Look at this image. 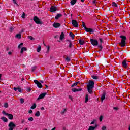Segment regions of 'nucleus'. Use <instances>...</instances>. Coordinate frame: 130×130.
<instances>
[{"mask_svg": "<svg viewBox=\"0 0 130 130\" xmlns=\"http://www.w3.org/2000/svg\"><path fill=\"white\" fill-rule=\"evenodd\" d=\"M24 51H27V48L26 47H22L21 48V50L20 51V53H23Z\"/></svg>", "mask_w": 130, "mask_h": 130, "instance_id": "obj_20", "label": "nucleus"}, {"mask_svg": "<svg viewBox=\"0 0 130 130\" xmlns=\"http://www.w3.org/2000/svg\"><path fill=\"white\" fill-rule=\"evenodd\" d=\"M14 29H15L13 27H10V32H13L14 31Z\"/></svg>", "mask_w": 130, "mask_h": 130, "instance_id": "obj_44", "label": "nucleus"}, {"mask_svg": "<svg viewBox=\"0 0 130 130\" xmlns=\"http://www.w3.org/2000/svg\"><path fill=\"white\" fill-rule=\"evenodd\" d=\"M3 114H5V115H8V113H6V111H3L2 112Z\"/></svg>", "mask_w": 130, "mask_h": 130, "instance_id": "obj_46", "label": "nucleus"}, {"mask_svg": "<svg viewBox=\"0 0 130 130\" xmlns=\"http://www.w3.org/2000/svg\"><path fill=\"white\" fill-rule=\"evenodd\" d=\"M24 122H25V119H22V121H21V123H24Z\"/></svg>", "mask_w": 130, "mask_h": 130, "instance_id": "obj_55", "label": "nucleus"}, {"mask_svg": "<svg viewBox=\"0 0 130 130\" xmlns=\"http://www.w3.org/2000/svg\"><path fill=\"white\" fill-rule=\"evenodd\" d=\"M89 100V95H86L85 96V103H87Z\"/></svg>", "mask_w": 130, "mask_h": 130, "instance_id": "obj_30", "label": "nucleus"}, {"mask_svg": "<svg viewBox=\"0 0 130 130\" xmlns=\"http://www.w3.org/2000/svg\"><path fill=\"white\" fill-rule=\"evenodd\" d=\"M122 65L123 68H127V64L126 63V61L124 60L122 62Z\"/></svg>", "mask_w": 130, "mask_h": 130, "instance_id": "obj_12", "label": "nucleus"}, {"mask_svg": "<svg viewBox=\"0 0 130 130\" xmlns=\"http://www.w3.org/2000/svg\"><path fill=\"white\" fill-rule=\"evenodd\" d=\"M66 60L67 61V62H70V61H71V57H67L65 58Z\"/></svg>", "mask_w": 130, "mask_h": 130, "instance_id": "obj_26", "label": "nucleus"}, {"mask_svg": "<svg viewBox=\"0 0 130 130\" xmlns=\"http://www.w3.org/2000/svg\"><path fill=\"white\" fill-rule=\"evenodd\" d=\"M72 25L75 28H78V27H79V24H78V22L76 20H72Z\"/></svg>", "mask_w": 130, "mask_h": 130, "instance_id": "obj_7", "label": "nucleus"}, {"mask_svg": "<svg viewBox=\"0 0 130 130\" xmlns=\"http://www.w3.org/2000/svg\"><path fill=\"white\" fill-rule=\"evenodd\" d=\"M95 121H96V120H93V121L91 122L90 124H94Z\"/></svg>", "mask_w": 130, "mask_h": 130, "instance_id": "obj_50", "label": "nucleus"}, {"mask_svg": "<svg viewBox=\"0 0 130 130\" xmlns=\"http://www.w3.org/2000/svg\"><path fill=\"white\" fill-rule=\"evenodd\" d=\"M35 115V116H37V117L40 116V112L39 111H37Z\"/></svg>", "mask_w": 130, "mask_h": 130, "instance_id": "obj_25", "label": "nucleus"}, {"mask_svg": "<svg viewBox=\"0 0 130 130\" xmlns=\"http://www.w3.org/2000/svg\"><path fill=\"white\" fill-rule=\"evenodd\" d=\"M28 120L29 121H33V120H34V119H33V117H31L28 118Z\"/></svg>", "mask_w": 130, "mask_h": 130, "instance_id": "obj_40", "label": "nucleus"}, {"mask_svg": "<svg viewBox=\"0 0 130 130\" xmlns=\"http://www.w3.org/2000/svg\"><path fill=\"white\" fill-rule=\"evenodd\" d=\"M102 130H106V127L104 126L102 127Z\"/></svg>", "mask_w": 130, "mask_h": 130, "instance_id": "obj_48", "label": "nucleus"}, {"mask_svg": "<svg viewBox=\"0 0 130 130\" xmlns=\"http://www.w3.org/2000/svg\"><path fill=\"white\" fill-rule=\"evenodd\" d=\"M28 39H30V40H34V38H33V37L29 36H28Z\"/></svg>", "mask_w": 130, "mask_h": 130, "instance_id": "obj_41", "label": "nucleus"}, {"mask_svg": "<svg viewBox=\"0 0 130 130\" xmlns=\"http://www.w3.org/2000/svg\"><path fill=\"white\" fill-rule=\"evenodd\" d=\"M55 127L53 128L51 130H55Z\"/></svg>", "mask_w": 130, "mask_h": 130, "instance_id": "obj_64", "label": "nucleus"}, {"mask_svg": "<svg viewBox=\"0 0 130 130\" xmlns=\"http://www.w3.org/2000/svg\"><path fill=\"white\" fill-rule=\"evenodd\" d=\"M68 41H69V48H72L73 47V44H72V42L70 40H68Z\"/></svg>", "mask_w": 130, "mask_h": 130, "instance_id": "obj_27", "label": "nucleus"}, {"mask_svg": "<svg viewBox=\"0 0 130 130\" xmlns=\"http://www.w3.org/2000/svg\"><path fill=\"white\" fill-rule=\"evenodd\" d=\"M70 3L72 6H74L77 3V0H72Z\"/></svg>", "mask_w": 130, "mask_h": 130, "instance_id": "obj_23", "label": "nucleus"}, {"mask_svg": "<svg viewBox=\"0 0 130 130\" xmlns=\"http://www.w3.org/2000/svg\"><path fill=\"white\" fill-rule=\"evenodd\" d=\"M105 92H103L102 96H101V100H102V102H103V100H104V99H105Z\"/></svg>", "mask_w": 130, "mask_h": 130, "instance_id": "obj_13", "label": "nucleus"}, {"mask_svg": "<svg viewBox=\"0 0 130 130\" xmlns=\"http://www.w3.org/2000/svg\"><path fill=\"white\" fill-rule=\"evenodd\" d=\"M13 90H14V91H18V89L17 87H14Z\"/></svg>", "mask_w": 130, "mask_h": 130, "instance_id": "obj_52", "label": "nucleus"}, {"mask_svg": "<svg viewBox=\"0 0 130 130\" xmlns=\"http://www.w3.org/2000/svg\"><path fill=\"white\" fill-rule=\"evenodd\" d=\"M90 42L91 44H92V45H93L94 46H96L97 45H98V41L96 40L91 39Z\"/></svg>", "mask_w": 130, "mask_h": 130, "instance_id": "obj_5", "label": "nucleus"}, {"mask_svg": "<svg viewBox=\"0 0 130 130\" xmlns=\"http://www.w3.org/2000/svg\"><path fill=\"white\" fill-rule=\"evenodd\" d=\"M57 10V7L55 6H51L50 9V12L51 13H54V12H56Z\"/></svg>", "mask_w": 130, "mask_h": 130, "instance_id": "obj_9", "label": "nucleus"}, {"mask_svg": "<svg viewBox=\"0 0 130 130\" xmlns=\"http://www.w3.org/2000/svg\"><path fill=\"white\" fill-rule=\"evenodd\" d=\"M85 31L86 32H88V33H93L94 32V29H92V28H86V29H85Z\"/></svg>", "mask_w": 130, "mask_h": 130, "instance_id": "obj_11", "label": "nucleus"}, {"mask_svg": "<svg viewBox=\"0 0 130 130\" xmlns=\"http://www.w3.org/2000/svg\"><path fill=\"white\" fill-rule=\"evenodd\" d=\"M37 67L36 66H34L33 67L31 68V72H34V71H35V70H36L37 69Z\"/></svg>", "mask_w": 130, "mask_h": 130, "instance_id": "obj_36", "label": "nucleus"}, {"mask_svg": "<svg viewBox=\"0 0 130 130\" xmlns=\"http://www.w3.org/2000/svg\"><path fill=\"white\" fill-rule=\"evenodd\" d=\"M100 43H102V39L100 38L99 39Z\"/></svg>", "mask_w": 130, "mask_h": 130, "instance_id": "obj_56", "label": "nucleus"}, {"mask_svg": "<svg viewBox=\"0 0 130 130\" xmlns=\"http://www.w3.org/2000/svg\"><path fill=\"white\" fill-rule=\"evenodd\" d=\"M24 99L21 98L20 99V103H21V104H23V103H24Z\"/></svg>", "mask_w": 130, "mask_h": 130, "instance_id": "obj_39", "label": "nucleus"}, {"mask_svg": "<svg viewBox=\"0 0 130 130\" xmlns=\"http://www.w3.org/2000/svg\"><path fill=\"white\" fill-rule=\"evenodd\" d=\"M70 37H72V38L73 39H74V38H75V35H74V34L71 32V33L70 34Z\"/></svg>", "mask_w": 130, "mask_h": 130, "instance_id": "obj_32", "label": "nucleus"}, {"mask_svg": "<svg viewBox=\"0 0 130 130\" xmlns=\"http://www.w3.org/2000/svg\"><path fill=\"white\" fill-rule=\"evenodd\" d=\"M29 25H30V27H32V26H33V24H31V23H30Z\"/></svg>", "mask_w": 130, "mask_h": 130, "instance_id": "obj_62", "label": "nucleus"}, {"mask_svg": "<svg viewBox=\"0 0 130 130\" xmlns=\"http://www.w3.org/2000/svg\"><path fill=\"white\" fill-rule=\"evenodd\" d=\"M113 109L114 110H116L117 111V110H118V108L114 107H113Z\"/></svg>", "mask_w": 130, "mask_h": 130, "instance_id": "obj_51", "label": "nucleus"}, {"mask_svg": "<svg viewBox=\"0 0 130 130\" xmlns=\"http://www.w3.org/2000/svg\"><path fill=\"white\" fill-rule=\"evenodd\" d=\"M13 1L14 4L16 5V6H19V5H18V3H17V1L16 0H13Z\"/></svg>", "mask_w": 130, "mask_h": 130, "instance_id": "obj_45", "label": "nucleus"}, {"mask_svg": "<svg viewBox=\"0 0 130 130\" xmlns=\"http://www.w3.org/2000/svg\"><path fill=\"white\" fill-rule=\"evenodd\" d=\"M79 42L81 45H84L85 44V41L84 40H79Z\"/></svg>", "mask_w": 130, "mask_h": 130, "instance_id": "obj_18", "label": "nucleus"}, {"mask_svg": "<svg viewBox=\"0 0 130 130\" xmlns=\"http://www.w3.org/2000/svg\"><path fill=\"white\" fill-rule=\"evenodd\" d=\"M9 128L8 130H14L15 127H16V124L14 123V122H10L8 125Z\"/></svg>", "mask_w": 130, "mask_h": 130, "instance_id": "obj_3", "label": "nucleus"}, {"mask_svg": "<svg viewBox=\"0 0 130 130\" xmlns=\"http://www.w3.org/2000/svg\"><path fill=\"white\" fill-rule=\"evenodd\" d=\"M16 38H19V39H21L22 38V35L20 34H18L16 36Z\"/></svg>", "mask_w": 130, "mask_h": 130, "instance_id": "obj_24", "label": "nucleus"}, {"mask_svg": "<svg viewBox=\"0 0 130 130\" xmlns=\"http://www.w3.org/2000/svg\"><path fill=\"white\" fill-rule=\"evenodd\" d=\"M18 91L20 92V93H21L22 92V89H21V88L20 87H18Z\"/></svg>", "mask_w": 130, "mask_h": 130, "instance_id": "obj_47", "label": "nucleus"}, {"mask_svg": "<svg viewBox=\"0 0 130 130\" xmlns=\"http://www.w3.org/2000/svg\"><path fill=\"white\" fill-rule=\"evenodd\" d=\"M92 79H94V80H98L99 79L98 76L94 75L92 76Z\"/></svg>", "mask_w": 130, "mask_h": 130, "instance_id": "obj_33", "label": "nucleus"}, {"mask_svg": "<svg viewBox=\"0 0 130 130\" xmlns=\"http://www.w3.org/2000/svg\"><path fill=\"white\" fill-rule=\"evenodd\" d=\"M112 5L113 7H115L116 8L117 7V4H116V3H115V2H113L112 3Z\"/></svg>", "mask_w": 130, "mask_h": 130, "instance_id": "obj_35", "label": "nucleus"}, {"mask_svg": "<svg viewBox=\"0 0 130 130\" xmlns=\"http://www.w3.org/2000/svg\"><path fill=\"white\" fill-rule=\"evenodd\" d=\"M31 109H35L36 108V104H33V105L30 107Z\"/></svg>", "mask_w": 130, "mask_h": 130, "instance_id": "obj_31", "label": "nucleus"}, {"mask_svg": "<svg viewBox=\"0 0 130 130\" xmlns=\"http://www.w3.org/2000/svg\"><path fill=\"white\" fill-rule=\"evenodd\" d=\"M8 54H9V55H12V52H9Z\"/></svg>", "mask_w": 130, "mask_h": 130, "instance_id": "obj_61", "label": "nucleus"}, {"mask_svg": "<svg viewBox=\"0 0 130 130\" xmlns=\"http://www.w3.org/2000/svg\"><path fill=\"white\" fill-rule=\"evenodd\" d=\"M8 107H9V104H8L7 103H6L4 104V107H5V108H8Z\"/></svg>", "mask_w": 130, "mask_h": 130, "instance_id": "obj_38", "label": "nucleus"}, {"mask_svg": "<svg viewBox=\"0 0 130 130\" xmlns=\"http://www.w3.org/2000/svg\"><path fill=\"white\" fill-rule=\"evenodd\" d=\"M34 82L36 84L38 88H39L40 89L42 88V84H41V83L39 82L37 80H34Z\"/></svg>", "mask_w": 130, "mask_h": 130, "instance_id": "obj_6", "label": "nucleus"}, {"mask_svg": "<svg viewBox=\"0 0 130 130\" xmlns=\"http://www.w3.org/2000/svg\"><path fill=\"white\" fill-rule=\"evenodd\" d=\"M27 92H31V87H29L27 89Z\"/></svg>", "mask_w": 130, "mask_h": 130, "instance_id": "obj_49", "label": "nucleus"}, {"mask_svg": "<svg viewBox=\"0 0 130 130\" xmlns=\"http://www.w3.org/2000/svg\"><path fill=\"white\" fill-rule=\"evenodd\" d=\"M41 50V46L38 45L37 49V52H40Z\"/></svg>", "mask_w": 130, "mask_h": 130, "instance_id": "obj_22", "label": "nucleus"}, {"mask_svg": "<svg viewBox=\"0 0 130 130\" xmlns=\"http://www.w3.org/2000/svg\"><path fill=\"white\" fill-rule=\"evenodd\" d=\"M97 126H98V125L97 124H96L95 126H89L88 130H94L95 129V128H96V127H97Z\"/></svg>", "mask_w": 130, "mask_h": 130, "instance_id": "obj_14", "label": "nucleus"}, {"mask_svg": "<svg viewBox=\"0 0 130 130\" xmlns=\"http://www.w3.org/2000/svg\"><path fill=\"white\" fill-rule=\"evenodd\" d=\"M63 38H64V34H63V32H61L60 35V40H62Z\"/></svg>", "mask_w": 130, "mask_h": 130, "instance_id": "obj_16", "label": "nucleus"}, {"mask_svg": "<svg viewBox=\"0 0 130 130\" xmlns=\"http://www.w3.org/2000/svg\"><path fill=\"white\" fill-rule=\"evenodd\" d=\"M82 25L83 28H84L85 30H86L87 27L86 26V24H85V22H82Z\"/></svg>", "mask_w": 130, "mask_h": 130, "instance_id": "obj_37", "label": "nucleus"}, {"mask_svg": "<svg viewBox=\"0 0 130 130\" xmlns=\"http://www.w3.org/2000/svg\"><path fill=\"white\" fill-rule=\"evenodd\" d=\"M45 86L46 88H48V86H47V85L45 84Z\"/></svg>", "mask_w": 130, "mask_h": 130, "instance_id": "obj_63", "label": "nucleus"}, {"mask_svg": "<svg viewBox=\"0 0 130 130\" xmlns=\"http://www.w3.org/2000/svg\"><path fill=\"white\" fill-rule=\"evenodd\" d=\"M23 45H24V43H20L19 45H18V48H22V46H23Z\"/></svg>", "mask_w": 130, "mask_h": 130, "instance_id": "obj_34", "label": "nucleus"}, {"mask_svg": "<svg viewBox=\"0 0 130 130\" xmlns=\"http://www.w3.org/2000/svg\"><path fill=\"white\" fill-rule=\"evenodd\" d=\"M61 16H62V15H61L60 14H57V15L55 17V20H57V19H59V18H60V17H61Z\"/></svg>", "mask_w": 130, "mask_h": 130, "instance_id": "obj_19", "label": "nucleus"}, {"mask_svg": "<svg viewBox=\"0 0 130 130\" xmlns=\"http://www.w3.org/2000/svg\"><path fill=\"white\" fill-rule=\"evenodd\" d=\"M72 91L73 92H79L80 91H82V88H79V89H76V88H73L72 89Z\"/></svg>", "mask_w": 130, "mask_h": 130, "instance_id": "obj_15", "label": "nucleus"}, {"mask_svg": "<svg viewBox=\"0 0 130 130\" xmlns=\"http://www.w3.org/2000/svg\"><path fill=\"white\" fill-rule=\"evenodd\" d=\"M95 85V82L92 80H90L88 84L87 85V91L89 94L93 93V89H94V86Z\"/></svg>", "mask_w": 130, "mask_h": 130, "instance_id": "obj_1", "label": "nucleus"}, {"mask_svg": "<svg viewBox=\"0 0 130 130\" xmlns=\"http://www.w3.org/2000/svg\"><path fill=\"white\" fill-rule=\"evenodd\" d=\"M28 113H29V114L33 113V111H32L31 110H29L28 111Z\"/></svg>", "mask_w": 130, "mask_h": 130, "instance_id": "obj_53", "label": "nucleus"}, {"mask_svg": "<svg viewBox=\"0 0 130 130\" xmlns=\"http://www.w3.org/2000/svg\"><path fill=\"white\" fill-rule=\"evenodd\" d=\"M79 82H77L74 84H72V85L71 86L72 88H74V87L77 86V85H78V84H79Z\"/></svg>", "mask_w": 130, "mask_h": 130, "instance_id": "obj_29", "label": "nucleus"}, {"mask_svg": "<svg viewBox=\"0 0 130 130\" xmlns=\"http://www.w3.org/2000/svg\"><path fill=\"white\" fill-rule=\"evenodd\" d=\"M26 16V14H25V13L24 12L23 13V14L22 15V18H23V19H25V17Z\"/></svg>", "mask_w": 130, "mask_h": 130, "instance_id": "obj_43", "label": "nucleus"}, {"mask_svg": "<svg viewBox=\"0 0 130 130\" xmlns=\"http://www.w3.org/2000/svg\"><path fill=\"white\" fill-rule=\"evenodd\" d=\"M69 99H71V100H73V98L71 95H69Z\"/></svg>", "mask_w": 130, "mask_h": 130, "instance_id": "obj_58", "label": "nucleus"}, {"mask_svg": "<svg viewBox=\"0 0 130 130\" xmlns=\"http://www.w3.org/2000/svg\"><path fill=\"white\" fill-rule=\"evenodd\" d=\"M34 21L36 22L38 25H41L42 24V22L40 21V19L38 18L37 16L34 17Z\"/></svg>", "mask_w": 130, "mask_h": 130, "instance_id": "obj_4", "label": "nucleus"}, {"mask_svg": "<svg viewBox=\"0 0 130 130\" xmlns=\"http://www.w3.org/2000/svg\"><path fill=\"white\" fill-rule=\"evenodd\" d=\"M47 94V93L44 92L40 94L39 96L37 98V100L43 99V98H44L45 96H46Z\"/></svg>", "mask_w": 130, "mask_h": 130, "instance_id": "obj_8", "label": "nucleus"}, {"mask_svg": "<svg viewBox=\"0 0 130 130\" xmlns=\"http://www.w3.org/2000/svg\"><path fill=\"white\" fill-rule=\"evenodd\" d=\"M44 107H42V108H41V110H44Z\"/></svg>", "mask_w": 130, "mask_h": 130, "instance_id": "obj_60", "label": "nucleus"}, {"mask_svg": "<svg viewBox=\"0 0 130 130\" xmlns=\"http://www.w3.org/2000/svg\"><path fill=\"white\" fill-rule=\"evenodd\" d=\"M53 27L54 28H58L60 27V23H54L53 24Z\"/></svg>", "mask_w": 130, "mask_h": 130, "instance_id": "obj_10", "label": "nucleus"}, {"mask_svg": "<svg viewBox=\"0 0 130 130\" xmlns=\"http://www.w3.org/2000/svg\"><path fill=\"white\" fill-rule=\"evenodd\" d=\"M99 119H100V121L101 122L102 121V119H103V116L102 115L100 116Z\"/></svg>", "mask_w": 130, "mask_h": 130, "instance_id": "obj_42", "label": "nucleus"}, {"mask_svg": "<svg viewBox=\"0 0 130 130\" xmlns=\"http://www.w3.org/2000/svg\"><path fill=\"white\" fill-rule=\"evenodd\" d=\"M96 2H97V0H93L92 3L93 4H96Z\"/></svg>", "mask_w": 130, "mask_h": 130, "instance_id": "obj_54", "label": "nucleus"}, {"mask_svg": "<svg viewBox=\"0 0 130 130\" xmlns=\"http://www.w3.org/2000/svg\"><path fill=\"white\" fill-rule=\"evenodd\" d=\"M62 130H67V127H62Z\"/></svg>", "mask_w": 130, "mask_h": 130, "instance_id": "obj_59", "label": "nucleus"}, {"mask_svg": "<svg viewBox=\"0 0 130 130\" xmlns=\"http://www.w3.org/2000/svg\"><path fill=\"white\" fill-rule=\"evenodd\" d=\"M1 119L4 122H8V119L6 118V117H2L1 118Z\"/></svg>", "mask_w": 130, "mask_h": 130, "instance_id": "obj_21", "label": "nucleus"}, {"mask_svg": "<svg viewBox=\"0 0 130 130\" xmlns=\"http://www.w3.org/2000/svg\"><path fill=\"white\" fill-rule=\"evenodd\" d=\"M98 47H99V48H101V49H102V45H100L98 46Z\"/></svg>", "mask_w": 130, "mask_h": 130, "instance_id": "obj_57", "label": "nucleus"}, {"mask_svg": "<svg viewBox=\"0 0 130 130\" xmlns=\"http://www.w3.org/2000/svg\"><path fill=\"white\" fill-rule=\"evenodd\" d=\"M120 37L121 39V42L119 43V45L121 46V47H124L126 44V43H125L126 37H125V36H120Z\"/></svg>", "mask_w": 130, "mask_h": 130, "instance_id": "obj_2", "label": "nucleus"}, {"mask_svg": "<svg viewBox=\"0 0 130 130\" xmlns=\"http://www.w3.org/2000/svg\"><path fill=\"white\" fill-rule=\"evenodd\" d=\"M7 116H8L9 119L12 120L14 118V116H13V115H12L11 114H8Z\"/></svg>", "mask_w": 130, "mask_h": 130, "instance_id": "obj_17", "label": "nucleus"}, {"mask_svg": "<svg viewBox=\"0 0 130 130\" xmlns=\"http://www.w3.org/2000/svg\"><path fill=\"white\" fill-rule=\"evenodd\" d=\"M67 112V109H64L63 110H62L61 111V114H64Z\"/></svg>", "mask_w": 130, "mask_h": 130, "instance_id": "obj_28", "label": "nucleus"}]
</instances>
